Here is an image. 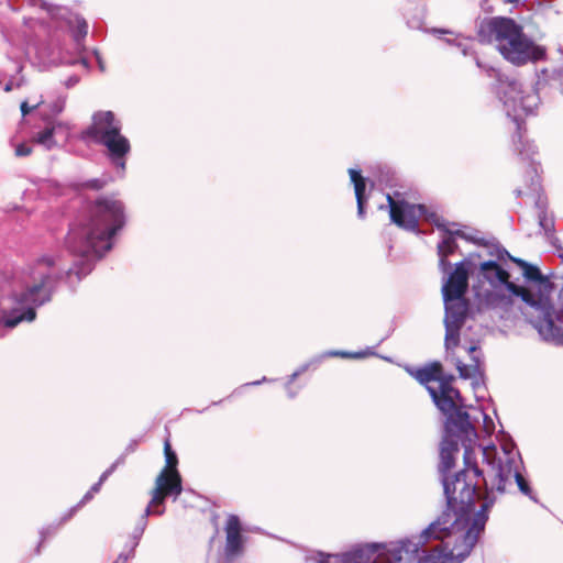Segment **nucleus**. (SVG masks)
<instances>
[{"instance_id":"nucleus-20","label":"nucleus","mask_w":563,"mask_h":563,"mask_svg":"<svg viewBox=\"0 0 563 563\" xmlns=\"http://www.w3.org/2000/svg\"><path fill=\"white\" fill-rule=\"evenodd\" d=\"M459 452V444L453 439H445L441 443L440 450V471L446 473L455 465V455Z\"/></svg>"},{"instance_id":"nucleus-26","label":"nucleus","mask_w":563,"mask_h":563,"mask_svg":"<svg viewBox=\"0 0 563 563\" xmlns=\"http://www.w3.org/2000/svg\"><path fill=\"white\" fill-rule=\"evenodd\" d=\"M118 464H119V461L114 462V463H113V464H112L108 470H106V471L101 474V476H100V478H99L98 483H96V484L90 488V490L85 495V497H84V499H85V500H88V499L92 498V495H93L95 493H98V492H99L100 486L102 485V483H103V482H104V481H106V479H107V478H108V477H109V476L114 472V470L117 468Z\"/></svg>"},{"instance_id":"nucleus-6","label":"nucleus","mask_w":563,"mask_h":563,"mask_svg":"<svg viewBox=\"0 0 563 563\" xmlns=\"http://www.w3.org/2000/svg\"><path fill=\"white\" fill-rule=\"evenodd\" d=\"M121 131L122 123L112 111L99 110L92 114L91 123L81 132L80 137L104 146L111 159L124 168V157L130 153L131 144Z\"/></svg>"},{"instance_id":"nucleus-18","label":"nucleus","mask_w":563,"mask_h":563,"mask_svg":"<svg viewBox=\"0 0 563 563\" xmlns=\"http://www.w3.org/2000/svg\"><path fill=\"white\" fill-rule=\"evenodd\" d=\"M411 375L427 388L431 387L429 385L431 382H438L439 385H441L442 382L448 377V375H445L443 372L442 364L438 361L427 364L421 368H417L416 371L411 372Z\"/></svg>"},{"instance_id":"nucleus-25","label":"nucleus","mask_w":563,"mask_h":563,"mask_svg":"<svg viewBox=\"0 0 563 563\" xmlns=\"http://www.w3.org/2000/svg\"><path fill=\"white\" fill-rule=\"evenodd\" d=\"M164 455L166 464L161 472L179 473L177 470L178 457L177 454L173 451L168 438L164 441Z\"/></svg>"},{"instance_id":"nucleus-14","label":"nucleus","mask_w":563,"mask_h":563,"mask_svg":"<svg viewBox=\"0 0 563 563\" xmlns=\"http://www.w3.org/2000/svg\"><path fill=\"white\" fill-rule=\"evenodd\" d=\"M538 192V198L536 200V207L539 210L538 211V220L539 225L543 230V235L549 241V243L554 246L556 250H562L561 245L559 244V239L555 235V229H554V218L547 212V197L540 194V183H532L530 185V190Z\"/></svg>"},{"instance_id":"nucleus-5","label":"nucleus","mask_w":563,"mask_h":563,"mask_svg":"<svg viewBox=\"0 0 563 563\" xmlns=\"http://www.w3.org/2000/svg\"><path fill=\"white\" fill-rule=\"evenodd\" d=\"M478 36L482 41L497 44L501 55L515 65L528 62V41L512 19L496 16L481 24Z\"/></svg>"},{"instance_id":"nucleus-1","label":"nucleus","mask_w":563,"mask_h":563,"mask_svg":"<svg viewBox=\"0 0 563 563\" xmlns=\"http://www.w3.org/2000/svg\"><path fill=\"white\" fill-rule=\"evenodd\" d=\"M125 225L124 203L117 195H107L87 203L85 213L69 229L66 246L81 257L71 267L64 271L59 255H43L30 267L29 280L20 290L8 298L10 306L3 309L1 322L5 328L19 323L32 322L36 318V308L49 302L56 288L65 276H76L80 282L92 271L90 256L102 257L112 249V238Z\"/></svg>"},{"instance_id":"nucleus-10","label":"nucleus","mask_w":563,"mask_h":563,"mask_svg":"<svg viewBox=\"0 0 563 563\" xmlns=\"http://www.w3.org/2000/svg\"><path fill=\"white\" fill-rule=\"evenodd\" d=\"M472 268L470 260H463L454 265V269L449 274L442 285V296L444 301H452L464 297L468 290V279Z\"/></svg>"},{"instance_id":"nucleus-36","label":"nucleus","mask_w":563,"mask_h":563,"mask_svg":"<svg viewBox=\"0 0 563 563\" xmlns=\"http://www.w3.org/2000/svg\"><path fill=\"white\" fill-rule=\"evenodd\" d=\"M545 79H541L540 77L538 78L537 82H536V91L539 92V90L541 89V87L545 84Z\"/></svg>"},{"instance_id":"nucleus-41","label":"nucleus","mask_w":563,"mask_h":563,"mask_svg":"<svg viewBox=\"0 0 563 563\" xmlns=\"http://www.w3.org/2000/svg\"><path fill=\"white\" fill-rule=\"evenodd\" d=\"M560 257L563 258V253H560Z\"/></svg>"},{"instance_id":"nucleus-30","label":"nucleus","mask_w":563,"mask_h":563,"mask_svg":"<svg viewBox=\"0 0 563 563\" xmlns=\"http://www.w3.org/2000/svg\"><path fill=\"white\" fill-rule=\"evenodd\" d=\"M32 147L25 143H21L15 147V155L19 157L29 156L32 153Z\"/></svg>"},{"instance_id":"nucleus-7","label":"nucleus","mask_w":563,"mask_h":563,"mask_svg":"<svg viewBox=\"0 0 563 563\" xmlns=\"http://www.w3.org/2000/svg\"><path fill=\"white\" fill-rule=\"evenodd\" d=\"M454 379L453 375H448L438 388L428 387V391L437 408L448 418L454 435L462 442L475 443L477 433L470 415L462 408L461 393L453 387Z\"/></svg>"},{"instance_id":"nucleus-11","label":"nucleus","mask_w":563,"mask_h":563,"mask_svg":"<svg viewBox=\"0 0 563 563\" xmlns=\"http://www.w3.org/2000/svg\"><path fill=\"white\" fill-rule=\"evenodd\" d=\"M183 492V479L180 473L161 472L155 479V488L146 512L151 508L164 505L167 497H178Z\"/></svg>"},{"instance_id":"nucleus-39","label":"nucleus","mask_w":563,"mask_h":563,"mask_svg":"<svg viewBox=\"0 0 563 563\" xmlns=\"http://www.w3.org/2000/svg\"><path fill=\"white\" fill-rule=\"evenodd\" d=\"M163 511H164V510H157V511H156V510H154L153 512H154V514H157V515H162V514H163Z\"/></svg>"},{"instance_id":"nucleus-24","label":"nucleus","mask_w":563,"mask_h":563,"mask_svg":"<svg viewBox=\"0 0 563 563\" xmlns=\"http://www.w3.org/2000/svg\"><path fill=\"white\" fill-rule=\"evenodd\" d=\"M375 552V547H368L366 549H356L347 552L343 555L344 563H367L369 561V554Z\"/></svg>"},{"instance_id":"nucleus-3","label":"nucleus","mask_w":563,"mask_h":563,"mask_svg":"<svg viewBox=\"0 0 563 563\" xmlns=\"http://www.w3.org/2000/svg\"><path fill=\"white\" fill-rule=\"evenodd\" d=\"M553 276L530 264V307L534 309L530 323L543 340L563 344V310L554 311L552 305Z\"/></svg>"},{"instance_id":"nucleus-35","label":"nucleus","mask_w":563,"mask_h":563,"mask_svg":"<svg viewBox=\"0 0 563 563\" xmlns=\"http://www.w3.org/2000/svg\"><path fill=\"white\" fill-rule=\"evenodd\" d=\"M88 33V24L86 23V21H82L79 25H78V34L81 36V37H85Z\"/></svg>"},{"instance_id":"nucleus-12","label":"nucleus","mask_w":563,"mask_h":563,"mask_svg":"<svg viewBox=\"0 0 563 563\" xmlns=\"http://www.w3.org/2000/svg\"><path fill=\"white\" fill-rule=\"evenodd\" d=\"M444 302L446 340H449V334L452 333L455 335V344H459L460 329L464 324L470 309L468 300L464 296L460 299H453L452 301Z\"/></svg>"},{"instance_id":"nucleus-28","label":"nucleus","mask_w":563,"mask_h":563,"mask_svg":"<svg viewBox=\"0 0 563 563\" xmlns=\"http://www.w3.org/2000/svg\"><path fill=\"white\" fill-rule=\"evenodd\" d=\"M107 185V180L104 179H90L88 181H86L82 186L86 187V188H89V189H93V190H101L106 187Z\"/></svg>"},{"instance_id":"nucleus-31","label":"nucleus","mask_w":563,"mask_h":563,"mask_svg":"<svg viewBox=\"0 0 563 563\" xmlns=\"http://www.w3.org/2000/svg\"><path fill=\"white\" fill-rule=\"evenodd\" d=\"M48 536H51V531L48 529L43 530V531L40 532V539H38V542H37V544L35 547V550H34V554L35 555L40 554L41 547H42V544L44 543V541L46 540V538Z\"/></svg>"},{"instance_id":"nucleus-4","label":"nucleus","mask_w":563,"mask_h":563,"mask_svg":"<svg viewBox=\"0 0 563 563\" xmlns=\"http://www.w3.org/2000/svg\"><path fill=\"white\" fill-rule=\"evenodd\" d=\"M483 457L494 471L492 492L510 493L518 489L528 494V482L522 474L523 462L512 442H503L500 450L495 445L483 448Z\"/></svg>"},{"instance_id":"nucleus-13","label":"nucleus","mask_w":563,"mask_h":563,"mask_svg":"<svg viewBox=\"0 0 563 563\" xmlns=\"http://www.w3.org/2000/svg\"><path fill=\"white\" fill-rule=\"evenodd\" d=\"M481 271L485 278L493 283H499L515 296L520 297L525 302H528V287L518 286L509 280V273L505 271L498 263L487 261L481 264Z\"/></svg>"},{"instance_id":"nucleus-8","label":"nucleus","mask_w":563,"mask_h":563,"mask_svg":"<svg viewBox=\"0 0 563 563\" xmlns=\"http://www.w3.org/2000/svg\"><path fill=\"white\" fill-rule=\"evenodd\" d=\"M484 530V522L478 526V520L464 534L461 543H453L452 540H441L438 545L421 563H460L471 553L477 542L479 533Z\"/></svg>"},{"instance_id":"nucleus-19","label":"nucleus","mask_w":563,"mask_h":563,"mask_svg":"<svg viewBox=\"0 0 563 563\" xmlns=\"http://www.w3.org/2000/svg\"><path fill=\"white\" fill-rule=\"evenodd\" d=\"M349 175L351 178V181L354 185V192L356 198V205H357V214L360 218H364L365 214V205H366V197H365V189H366V180L361 175L360 170L356 169H350Z\"/></svg>"},{"instance_id":"nucleus-23","label":"nucleus","mask_w":563,"mask_h":563,"mask_svg":"<svg viewBox=\"0 0 563 563\" xmlns=\"http://www.w3.org/2000/svg\"><path fill=\"white\" fill-rule=\"evenodd\" d=\"M60 126V123L45 126L42 131L36 133V135L33 137V141L45 146L47 150H52L56 146V141L54 140L56 128Z\"/></svg>"},{"instance_id":"nucleus-9","label":"nucleus","mask_w":563,"mask_h":563,"mask_svg":"<svg viewBox=\"0 0 563 563\" xmlns=\"http://www.w3.org/2000/svg\"><path fill=\"white\" fill-rule=\"evenodd\" d=\"M400 196V192L386 196L390 220L399 228L417 232L419 219L427 216V207L421 203H409L405 199H399Z\"/></svg>"},{"instance_id":"nucleus-22","label":"nucleus","mask_w":563,"mask_h":563,"mask_svg":"<svg viewBox=\"0 0 563 563\" xmlns=\"http://www.w3.org/2000/svg\"><path fill=\"white\" fill-rule=\"evenodd\" d=\"M435 224L439 229H443L445 232V235L443 236L442 241L438 245V253H444L445 255L450 256L457 249V243H456L454 236L455 235L464 236V234L460 230L452 232L449 229H446L443 224H440L438 222Z\"/></svg>"},{"instance_id":"nucleus-29","label":"nucleus","mask_w":563,"mask_h":563,"mask_svg":"<svg viewBox=\"0 0 563 563\" xmlns=\"http://www.w3.org/2000/svg\"><path fill=\"white\" fill-rule=\"evenodd\" d=\"M137 542L133 540L131 542V548L128 552L120 553L118 559L114 561V563H125L129 558L133 556L134 554V548L136 547Z\"/></svg>"},{"instance_id":"nucleus-16","label":"nucleus","mask_w":563,"mask_h":563,"mask_svg":"<svg viewBox=\"0 0 563 563\" xmlns=\"http://www.w3.org/2000/svg\"><path fill=\"white\" fill-rule=\"evenodd\" d=\"M506 95L508 114L512 115L518 132H521L522 126L525 125L526 122V118L528 115V108L525 104V96L522 95V91L518 89V85L516 81H511L509 84V90L506 92ZM519 139H521V133H519Z\"/></svg>"},{"instance_id":"nucleus-37","label":"nucleus","mask_w":563,"mask_h":563,"mask_svg":"<svg viewBox=\"0 0 563 563\" xmlns=\"http://www.w3.org/2000/svg\"><path fill=\"white\" fill-rule=\"evenodd\" d=\"M445 342H446V345L449 346L450 343L453 344V346H456L457 344H455V335L454 334H449V340L445 339Z\"/></svg>"},{"instance_id":"nucleus-33","label":"nucleus","mask_w":563,"mask_h":563,"mask_svg":"<svg viewBox=\"0 0 563 563\" xmlns=\"http://www.w3.org/2000/svg\"><path fill=\"white\" fill-rule=\"evenodd\" d=\"M439 255V267L441 271L445 272L448 269V267L450 266V263L448 261V255H445L444 253H438Z\"/></svg>"},{"instance_id":"nucleus-2","label":"nucleus","mask_w":563,"mask_h":563,"mask_svg":"<svg viewBox=\"0 0 563 563\" xmlns=\"http://www.w3.org/2000/svg\"><path fill=\"white\" fill-rule=\"evenodd\" d=\"M462 444L464 446V467L452 478H444L443 485L448 507L434 522L430 523V526L422 531L420 534L422 542H427L430 539L451 540L454 538L453 543H461L462 534L466 533L474 526L472 525L467 528L471 515L475 509L481 482L484 483L486 492L488 493V483L484 478L483 471L477 464L474 448L476 442H462ZM492 503V500H488V497L485 498L482 505V511L478 512L474 519V521L478 520V526H481L482 522L485 523L486 517L483 512L487 510Z\"/></svg>"},{"instance_id":"nucleus-21","label":"nucleus","mask_w":563,"mask_h":563,"mask_svg":"<svg viewBox=\"0 0 563 563\" xmlns=\"http://www.w3.org/2000/svg\"><path fill=\"white\" fill-rule=\"evenodd\" d=\"M478 351V347L476 345H471L468 347V353L472 357L471 364H463L462 362H457L456 369L460 374V376L464 379L475 377L476 375L481 374V360L475 353Z\"/></svg>"},{"instance_id":"nucleus-40","label":"nucleus","mask_w":563,"mask_h":563,"mask_svg":"<svg viewBox=\"0 0 563 563\" xmlns=\"http://www.w3.org/2000/svg\"><path fill=\"white\" fill-rule=\"evenodd\" d=\"M505 2H517L518 0H504Z\"/></svg>"},{"instance_id":"nucleus-38","label":"nucleus","mask_w":563,"mask_h":563,"mask_svg":"<svg viewBox=\"0 0 563 563\" xmlns=\"http://www.w3.org/2000/svg\"><path fill=\"white\" fill-rule=\"evenodd\" d=\"M242 393H243V387H240V388L233 390L232 394L230 395V397H239L242 395Z\"/></svg>"},{"instance_id":"nucleus-34","label":"nucleus","mask_w":563,"mask_h":563,"mask_svg":"<svg viewBox=\"0 0 563 563\" xmlns=\"http://www.w3.org/2000/svg\"><path fill=\"white\" fill-rule=\"evenodd\" d=\"M514 262H516L522 271V275L528 278V262L525 260H517L512 258Z\"/></svg>"},{"instance_id":"nucleus-32","label":"nucleus","mask_w":563,"mask_h":563,"mask_svg":"<svg viewBox=\"0 0 563 563\" xmlns=\"http://www.w3.org/2000/svg\"><path fill=\"white\" fill-rule=\"evenodd\" d=\"M42 102H43V100H40L37 103L30 107L26 101H23L20 106L22 115L24 117V115L29 114L33 109H36Z\"/></svg>"},{"instance_id":"nucleus-27","label":"nucleus","mask_w":563,"mask_h":563,"mask_svg":"<svg viewBox=\"0 0 563 563\" xmlns=\"http://www.w3.org/2000/svg\"><path fill=\"white\" fill-rule=\"evenodd\" d=\"M547 49L542 45L534 44L530 41V62H538L545 58Z\"/></svg>"},{"instance_id":"nucleus-17","label":"nucleus","mask_w":563,"mask_h":563,"mask_svg":"<svg viewBox=\"0 0 563 563\" xmlns=\"http://www.w3.org/2000/svg\"><path fill=\"white\" fill-rule=\"evenodd\" d=\"M416 552L417 544L409 541L400 542L385 553H380L373 563H410Z\"/></svg>"},{"instance_id":"nucleus-15","label":"nucleus","mask_w":563,"mask_h":563,"mask_svg":"<svg viewBox=\"0 0 563 563\" xmlns=\"http://www.w3.org/2000/svg\"><path fill=\"white\" fill-rule=\"evenodd\" d=\"M225 548L224 553L228 559H233L243 552L244 537L242 534V525L236 515H230L225 527Z\"/></svg>"}]
</instances>
